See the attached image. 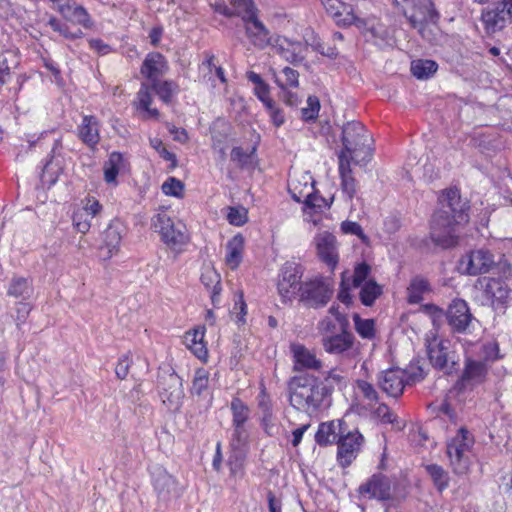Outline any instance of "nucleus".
<instances>
[{"label":"nucleus","instance_id":"1","mask_svg":"<svg viewBox=\"0 0 512 512\" xmlns=\"http://www.w3.org/2000/svg\"><path fill=\"white\" fill-rule=\"evenodd\" d=\"M439 204L440 208L432 218L430 236L436 245L449 248L457 244L458 226L468 221L466 204L454 188L442 193Z\"/></svg>","mask_w":512,"mask_h":512},{"label":"nucleus","instance_id":"2","mask_svg":"<svg viewBox=\"0 0 512 512\" xmlns=\"http://www.w3.org/2000/svg\"><path fill=\"white\" fill-rule=\"evenodd\" d=\"M290 404L308 414L316 413L327 396L316 377H293L289 382Z\"/></svg>","mask_w":512,"mask_h":512},{"label":"nucleus","instance_id":"3","mask_svg":"<svg viewBox=\"0 0 512 512\" xmlns=\"http://www.w3.org/2000/svg\"><path fill=\"white\" fill-rule=\"evenodd\" d=\"M371 136L364 125L357 121L347 122L342 129L343 149L338 159L351 160L354 164L365 165L372 157Z\"/></svg>","mask_w":512,"mask_h":512},{"label":"nucleus","instance_id":"4","mask_svg":"<svg viewBox=\"0 0 512 512\" xmlns=\"http://www.w3.org/2000/svg\"><path fill=\"white\" fill-rule=\"evenodd\" d=\"M394 4L401 7L412 27L417 29L424 39L428 41L434 39L438 15L430 0H394Z\"/></svg>","mask_w":512,"mask_h":512},{"label":"nucleus","instance_id":"5","mask_svg":"<svg viewBox=\"0 0 512 512\" xmlns=\"http://www.w3.org/2000/svg\"><path fill=\"white\" fill-rule=\"evenodd\" d=\"M474 445V437L470 431L461 427L457 434L447 443V456L453 471L457 474H465L471 464V449Z\"/></svg>","mask_w":512,"mask_h":512},{"label":"nucleus","instance_id":"6","mask_svg":"<svg viewBox=\"0 0 512 512\" xmlns=\"http://www.w3.org/2000/svg\"><path fill=\"white\" fill-rule=\"evenodd\" d=\"M305 41L306 43H302L301 41H294L287 37L276 35L273 38L271 48L284 60L293 64L300 63L305 59L307 45H311L314 50L320 52L321 54L328 56L334 55L333 49H329L327 52L324 50V47L319 39H315L311 43L307 38Z\"/></svg>","mask_w":512,"mask_h":512},{"label":"nucleus","instance_id":"7","mask_svg":"<svg viewBox=\"0 0 512 512\" xmlns=\"http://www.w3.org/2000/svg\"><path fill=\"white\" fill-rule=\"evenodd\" d=\"M425 344L429 360L433 367L450 374L455 369L456 361L450 351V341L440 338L436 330L426 333Z\"/></svg>","mask_w":512,"mask_h":512},{"label":"nucleus","instance_id":"8","mask_svg":"<svg viewBox=\"0 0 512 512\" xmlns=\"http://www.w3.org/2000/svg\"><path fill=\"white\" fill-rule=\"evenodd\" d=\"M333 293L332 284L328 279L316 276L302 283L301 301L311 307L325 306Z\"/></svg>","mask_w":512,"mask_h":512},{"label":"nucleus","instance_id":"9","mask_svg":"<svg viewBox=\"0 0 512 512\" xmlns=\"http://www.w3.org/2000/svg\"><path fill=\"white\" fill-rule=\"evenodd\" d=\"M302 267L294 262H286L280 271L278 279V293L283 301L292 300L297 293L301 294Z\"/></svg>","mask_w":512,"mask_h":512},{"label":"nucleus","instance_id":"10","mask_svg":"<svg viewBox=\"0 0 512 512\" xmlns=\"http://www.w3.org/2000/svg\"><path fill=\"white\" fill-rule=\"evenodd\" d=\"M481 20L488 34L502 30L512 23V0L499 1L493 8L483 11Z\"/></svg>","mask_w":512,"mask_h":512},{"label":"nucleus","instance_id":"11","mask_svg":"<svg viewBox=\"0 0 512 512\" xmlns=\"http://www.w3.org/2000/svg\"><path fill=\"white\" fill-rule=\"evenodd\" d=\"M486 304L491 305L494 309L504 308L510 299V289L508 285L501 279L482 278L479 280Z\"/></svg>","mask_w":512,"mask_h":512},{"label":"nucleus","instance_id":"12","mask_svg":"<svg viewBox=\"0 0 512 512\" xmlns=\"http://www.w3.org/2000/svg\"><path fill=\"white\" fill-rule=\"evenodd\" d=\"M364 443V437L359 431L344 433L339 437L337 460L342 467H348L358 456Z\"/></svg>","mask_w":512,"mask_h":512},{"label":"nucleus","instance_id":"13","mask_svg":"<svg viewBox=\"0 0 512 512\" xmlns=\"http://www.w3.org/2000/svg\"><path fill=\"white\" fill-rule=\"evenodd\" d=\"M493 265V255L487 250L479 249L462 257L459 270L468 275H478L489 272Z\"/></svg>","mask_w":512,"mask_h":512},{"label":"nucleus","instance_id":"14","mask_svg":"<svg viewBox=\"0 0 512 512\" xmlns=\"http://www.w3.org/2000/svg\"><path fill=\"white\" fill-rule=\"evenodd\" d=\"M55 10L61 14L63 19L71 24L79 25L85 29L93 26V21L87 10L77 4L74 0H56Z\"/></svg>","mask_w":512,"mask_h":512},{"label":"nucleus","instance_id":"15","mask_svg":"<svg viewBox=\"0 0 512 512\" xmlns=\"http://www.w3.org/2000/svg\"><path fill=\"white\" fill-rule=\"evenodd\" d=\"M358 492L367 499L388 500L392 497V482L382 474H374L359 486Z\"/></svg>","mask_w":512,"mask_h":512},{"label":"nucleus","instance_id":"16","mask_svg":"<svg viewBox=\"0 0 512 512\" xmlns=\"http://www.w3.org/2000/svg\"><path fill=\"white\" fill-rule=\"evenodd\" d=\"M321 344L330 355L348 356L354 349L355 337L347 328H341L340 333L322 336Z\"/></svg>","mask_w":512,"mask_h":512},{"label":"nucleus","instance_id":"17","mask_svg":"<svg viewBox=\"0 0 512 512\" xmlns=\"http://www.w3.org/2000/svg\"><path fill=\"white\" fill-rule=\"evenodd\" d=\"M378 385L390 397H398L403 393L409 380L406 379V370L390 368L378 374Z\"/></svg>","mask_w":512,"mask_h":512},{"label":"nucleus","instance_id":"18","mask_svg":"<svg viewBox=\"0 0 512 512\" xmlns=\"http://www.w3.org/2000/svg\"><path fill=\"white\" fill-rule=\"evenodd\" d=\"M323 4L327 14L333 18L338 26L355 25L361 27L364 25L362 18L354 14L352 6L340 0H326Z\"/></svg>","mask_w":512,"mask_h":512},{"label":"nucleus","instance_id":"19","mask_svg":"<svg viewBox=\"0 0 512 512\" xmlns=\"http://www.w3.org/2000/svg\"><path fill=\"white\" fill-rule=\"evenodd\" d=\"M314 243L319 258L333 270L339 261L336 237L328 231H322L316 234Z\"/></svg>","mask_w":512,"mask_h":512},{"label":"nucleus","instance_id":"20","mask_svg":"<svg viewBox=\"0 0 512 512\" xmlns=\"http://www.w3.org/2000/svg\"><path fill=\"white\" fill-rule=\"evenodd\" d=\"M290 351L293 358V370L302 372L306 370L319 371L323 368V362L315 352L300 343H292Z\"/></svg>","mask_w":512,"mask_h":512},{"label":"nucleus","instance_id":"21","mask_svg":"<svg viewBox=\"0 0 512 512\" xmlns=\"http://www.w3.org/2000/svg\"><path fill=\"white\" fill-rule=\"evenodd\" d=\"M449 325L454 331L467 332L474 320L466 301L455 299L447 311Z\"/></svg>","mask_w":512,"mask_h":512},{"label":"nucleus","instance_id":"22","mask_svg":"<svg viewBox=\"0 0 512 512\" xmlns=\"http://www.w3.org/2000/svg\"><path fill=\"white\" fill-rule=\"evenodd\" d=\"M229 447L233 454L231 457L235 459L234 464L230 461V470L232 474H236L242 467V461L249 447V433L245 427H233Z\"/></svg>","mask_w":512,"mask_h":512},{"label":"nucleus","instance_id":"23","mask_svg":"<svg viewBox=\"0 0 512 512\" xmlns=\"http://www.w3.org/2000/svg\"><path fill=\"white\" fill-rule=\"evenodd\" d=\"M160 384L162 386L160 395L163 403L172 409L179 408L184 397L180 377L175 373H170L162 378Z\"/></svg>","mask_w":512,"mask_h":512},{"label":"nucleus","instance_id":"24","mask_svg":"<svg viewBox=\"0 0 512 512\" xmlns=\"http://www.w3.org/2000/svg\"><path fill=\"white\" fill-rule=\"evenodd\" d=\"M124 227L119 222H112L103 233V244L99 249L102 260L111 259L118 251L121 244Z\"/></svg>","mask_w":512,"mask_h":512},{"label":"nucleus","instance_id":"25","mask_svg":"<svg viewBox=\"0 0 512 512\" xmlns=\"http://www.w3.org/2000/svg\"><path fill=\"white\" fill-rule=\"evenodd\" d=\"M168 68V63L161 53L151 52L146 55L140 73L153 83L166 74Z\"/></svg>","mask_w":512,"mask_h":512},{"label":"nucleus","instance_id":"26","mask_svg":"<svg viewBox=\"0 0 512 512\" xmlns=\"http://www.w3.org/2000/svg\"><path fill=\"white\" fill-rule=\"evenodd\" d=\"M245 32L250 42L256 48L265 49L268 46L272 47L275 36H270L268 29L258 18L245 23Z\"/></svg>","mask_w":512,"mask_h":512},{"label":"nucleus","instance_id":"27","mask_svg":"<svg viewBox=\"0 0 512 512\" xmlns=\"http://www.w3.org/2000/svg\"><path fill=\"white\" fill-rule=\"evenodd\" d=\"M309 194L310 196L306 197L303 201L304 220L313 225H317L321 220V213L330 207V202L314 191Z\"/></svg>","mask_w":512,"mask_h":512},{"label":"nucleus","instance_id":"28","mask_svg":"<svg viewBox=\"0 0 512 512\" xmlns=\"http://www.w3.org/2000/svg\"><path fill=\"white\" fill-rule=\"evenodd\" d=\"M152 91L154 90L150 84L142 83L134 101V105L143 119H158L160 115L158 109L151 107Z\"/></svg>","mask_w":512,"mask_h":512},{"label":"nucleus","instance_id":"29","mask_svg":"<svg viewBox=\"0 0 512 512\" xmlns=\"http://www.w3.org/2000/svg\"><path fill=\"white\" fill-rule=\"evenodd\" d=\"M205 327L199 326L189 330L184 335L185 346L201 361H207L208 349L204 342Z\"/></svg>","mask_w":512,"mask_h":512},{"label":"nucleus","instance_id":"30","mask_svg":"<svg viewBox=\"0 0 512 512\" xmlns=\"http://www.w3.org/2000/svg\"><path fill=\"white\" fill-rule=\"evenodd\" d=\"M77 131L80 140L90 148H94L100 141L99 121L95 116H83Z\"/></svg>","mask_w":512,"mask_h":512},{"label":"nucleus","instance_id":"31","mask_svg":"<svg viewBox=\"0 0 512 512\" xmlns=\"http://www.w3.org/2000/svg\"><path fill=\"white\" fill-rule=\"evenodd\" d=\"M152 483L158 496L169 498L176 491V480L162 467H155L152 472Z\"/></svg>","mask_w":512,"mask_h":512},{"label":"nucleus","instance_id":"32","mask_svg":"<svg viewBox=\"0 0 512 512\" xmlns=\"http://www.w3.org/2000/svg\"><path fill=\"white\" fill-rule=\"evenodd\" d=\"M288 189L292 198L297 202H303L309 197L314 190L312 176L309 174L290 176L288 181Z\"/></svg>","mask_w":512,"mask_h":512},{"label":"nucleus","instance_id":"33","mask_svg":"<svg viewBox=\"0 0 512 512\" xmlns=\"http://www.w3.org/2000/svg\"><path fill=\"white\" fill-rule=\"evenodd\" d=\"M327 398L335 389L342 390L348 385V374L342 367H333L323 377L320 382Z\"/></svg>","mask_w":512,"mask_h":512},{"label":"nucleus","instance_id":"34","mask_svg":"<svg viewBox=\"0 0 512 512\" xmlns=\"http://www.w3.org/2000/svg\"><path fill=\"white\" fill-rule=\"evenodd\" d=\"M343 424L342 420L321 423L315 435L316 442L321 446L337 442L344 433Z\"/></svg>","mask_w":512,"mask_h":512},{"label":"nucleus","instance_id":"35","mask_svg":"<svg viewBox=\"0 0 512 512\" xmlns=\"http://www.w3.org/2000/svg\"><path fill=\"white\" fill-rule=\"evenodd\" d=\"M486 374L487 367L483 361L467 358L461 379L464 385H477L485 380Z\"/></svg>","mask_w":512,"mask_h":512},{"label":"nucleus","instance_id":"36","mask_svg":"<svg viewBox=\"0 0 512 512\" xmlns=\"http://www.w3.org/2000/svg\"><path fill=\"white\" fill-rule=\"evenodd\" d=\"M225 248H226V255H225L226 265L232 270L237 269L243 259V251H244L243 236L241 234L235 235L227 242Z\"/></svg>","mask_w":512,"mask_h":512},{"label":"nucleus","instance_id":"37","mask_svg":"<svg viewBox=\"0 0 512 512\" xmlns=\"http://www.w3.org/2000/svg\"><path fill=\"white\" fill-rule=\"evenodd\" d=\"M231 4L233 9L232 12L226 6L218 11L226 16L238 15L245 23L257 18V9L252 0H232Z\"/></svg>","mask_w":512,"mask_h":512},{"label":"nucleus","instance_id":"38","mask_svg":"<svg viewBox=\"0 0 512 512\" xmlns=\"http://www.w3.org/2000/svg\"><path fill=\"white\" fill-rule=\"evenodd\" d=\"M429 282L421 277L416 276L411 279L409 286L407 287V301L410 304H418L423 301L426 294L430 292Z\"/></svg>","mask_w":512,"mask_h":512},{"label":"nucleus","instance_id":"39","mask_svg":"<svg viewBox=\"0 0 512 512\" xmlns=\"http://www.w3.org/2000/svg\"><path fill=\"white\" fill-rule=\"evenodd\" d=\"M7 294L14 298H21L28 300L33 294V286L31 280L28 278L15 276L11 279Z\"/></svg>","mask_w":512,"mask_h":512},{"label":"nucleus","instance_id":"40","mask_svg":"<svg viewBox=\"0 0 512 512\" xmlns=\"http://www.w3.org/2000/svg\"><path fill=\"white\" fill-rule=\"evenodd\" d=\"M125 163L123 155L118 152H112L104 164V179L108 184H116V179L120 171L124 169Z\"/></svg>","mask_w":512,"mask_h":512},{"label":"nucleus","instance_id":"41","mask_svg":"<svg viewBox=\"0 0 512 512\" xmlns=\"http://www.w3.org/2000/svg\"><path fill=\"white\" fill-rule=\"evenodd\" d=\"M351 163H353L351 160L339 159L342 191L349 199H352L356 193V181L351 174Z\"/></svg>","mask_w":512,"mask_h":512},{"label":"nucleus","instance_id":"42","mask_svg":"<svg viewBox=\"0 0 512 512\" xmlns=\"http://www.w3.org/2000/svg\"><path fill=\"white\" fill-rule=\"evenodd\" d=\"M364 25L357 27L365 35H370V39L377 42L385 41L389 37L387 28L376 19H362Z\"/></svg>","mask_w":512,"mask_h":512},{"label":"nucleus","instance_id":"43","mask_svg":"<svg viewBox=\"0 0 512 512\" xmlns=\"http://www.w3.org/2000/svg\"><path fill=\"white\" fill-rule=\"evenodd\" d=\"M356 395L366 402V405L370 409L374 408L379 400V395L375 387L365 380H357Z\"/></svg>","mask_w":512,"mask_h":512},{"label":"nucleus","instance_id":"44","mask_svg":"<svg viewBox=\"0 0 512 512\" xmlns=\"http://www.w3.org/2000/svg\"><path fill=\"white\" fill-rule=\"evenodd\" d=\"M181 224L173 223L165 229L158 232L161 235L162 241L169 247H176L186 242V235L181 229Z\"/></svg>","mask_w":512,"mask_h":512},{"label":"nucleus","instance_id":"45","mask_svg":"<svg viewBox=\"0 0 512 512\" xmlns=\"http://www.w3.org/2000/svg\"><path fill=\"white\" fill-rule=\"evenodd\" d=\"M360 289V300L365 306H371L375 300L382 294V287L374 279L365 281Z\"/></svg>","mask_w":512,"mask_h":512},{"label":"nucleus","instance_id":"46","mask_svg":"<svg viewBox=\"0 0 512 512\" xmlns=\"http://www.w3.org/2000/svg\"><path fill=\"white\" fill-rule=\"evenodd\" d=\"M435 61L427 59L414 60L411 63V72L417 79H427L437 71Z\"/></svg>","mask_w":512,"mask_h":512},{"label":"nucleus","instance_id":"47","mask_svg":"<svg viewBox=\"0 0 512 512\" xmlns=\"http://www.w3.org/2000/svg\"><path fill=\"white\" fill-rule=\"evenodd\" d=\"M48 25L61 36L68 40H76L83 37L84 33L80 28L72 30L68 24L61 22L56 17L52 16L48 20Z\"/></svg>","mask_w":512,"mask_h":512},{"label":"nucleus","instance_id":"48","mask_svg":"<svg viewBox=\"0 0 512 512\" xmlns=\"http://www.w3.org/2000/svg\"><path fill=\"white\" fill-rule=\"evenodd\" d=\"M154 92L159 96V98L165 102L169 103L174 93H176L178 86L173 81H154L150 84Z\"/></svg>","mask_w":512,"mask_h":512},{"label":"nucleus","instance_id":"49","mask_svg":"<svg viewBox=\"0 0 512 512\" xmlns=\"http://www.w3.org/2000/svg\"><path fill=\"white\" fill-rule=\"evenodd\" d=\"M62 171L61 164L59 161L55 160V157L52 156L49 161L46 162L42 169L41 180L44 184L52 185L54 184L60 172Z\"/></svg>","mask_w":512,"mask_h":512},{"label":"nucleus","instance_id":"50","mask_svg":"<svg viewBox=\"0 0 512 512\" xmlns=\"http://www.w3.org/2000/svg\"><path fill=\"white\" fill-rule=\"evenodd\" d=\"M355 330L363 339H373L375 337V321L373 319H363L358 314L353 316Z\"/></svg>","mask_w":512,"mask_h":512},{"label":"nucleus","instance_id":"51","mask_svg":"<svg viewBox=\"0 0 512 512\" xmlns=\"http://www.w3.org/2000/svg\"><path fill=\"white\" fill-rule=\"evenodd\" d=\"M231 410L233 414V427H245L244 424L248 419L249 409L239 399H234L231 402Z\"/></svg>","mask_w":512,"mask_h":512},{"label":"nucleus","instance_id":"52","mask_svg":"<svg viewBox=\"0 0 512 512\" xmlns=\"http://www.w3.org/2000/svg\"><path fill=\"white\" fill-rule=\"evenodd\" d=\"M230 314L238 325H244L246 323L247 304L244 301L242 292L235 294L234 305Z\"/></svg>","mask_w":512,"mask_h":512},{"label":"nucleus","instance_id":"53","mask_svg":"<svg viewBox=\"0 0 512 512\" xmlns=\"http://www.w3.org/2000/svg\"><path fill=\"white\" fill-rule=\"evenodd\" d=\"M298 78H299V73L296 70H294L290 67H285L282 70V77L277 76L275 81H276L277 85L282 90H284L288 86L289 87H297L299 84Z\"/></svg>","mask_w":512,"mask_h":512},{"label":"nucleus","instance_id":"54","mask_svg":"<svg viewBox=\"0 0 512 512\" xmlns=\"http://www.w3.org/2000/svg\"><path fill=\"white\" fill-rule=\"evenodd\" d=\"M374 415L383 423L396 424L399 430L405 427V423L398 421L397 416L385 404L378 405L374 410Z\"/></svg>","mask_w":512,"mask_h":512},{"label":"nucleus","instance_id":"55","mask_svg":"<svg viewBox=\"0 0 512 512\" xmlns=\"http://www.w3.org/2000/svg\"><path fill=\"white\" fill-rule=\"evenodd\" d=\"M426 469L438 490H444L448 485V475L445 470L436 464L428 465Z\"/></svg>","mask_w":512,"mask_h":512},{"label":"nucleus","instance_id":"56","mask_svg":"<svg viewBox=\"0 0 512 512\" xmlns=\"http://www.w3.org/2000/svg\"><path fill=\"white\" fill-rule=\"evenodd\" d=\"M209 372L204 368L195 371L191 391L193 394L201 395L208 387Z\"/></svg>","mask_w":512,"mask_h":512},{"label":"nucleus","instance_id":"57","mask_svg":"<svg viewBox=\"0 0 512 512\" xmlns=\"http://www.w3.org/2000/svg\"><path fill=\"white\" fill-rule=\"evenodd\" d=\"M162 192L167 196L181 198L183 196L184 185L175 178L169 177L161 186Z\"/></svg>","mask_w":512,"mask_h":512},{"label":"nucleus","instance_id":"58","mask_svg":"<svg viewBox=\"0 0 512 512\" xmlns=\"http://www.w3.org/2000/svg\"><path fill=\"white\" fill-rule=\"evenodd\" d=\"M320 110V101L316 96H309L307 106L301 109V117L305 121H314Z\"/></svg>","mask_w":512,"mask_h":512},{"label":"nucleus","instance_id":"59","mask_svg":"<svg viewBox=\"0 0 512 512\" xmlns=\"http://www.w3.org/2000/svg\"><path fill=\"white\" fill-rule=\"evenodd\" d=\"M227 220L231 225L242 226L248 220L247 210L244 207H229Z\"/></svg>","mask_w":512,"mask_h":512},{"label":"nucleus","instance_id":"60","mask_svg":"<svg viewBox=\"0 0 512 512\" xmlns=\"http://www.w3.org/2000/svg\"><path fill=\"white\" fill-rule=\"evenodd\" d=\"M90 219V216H87L85 212L77 210L73 215V226L78 232L85 234L91 227Z\"/></svg>","mask_w":512,"mask_h":512},{"label":"nucleus","instance_id":"61","mask_svg":"<svg viewBox=\"0 0 512 512\" xmlns=\"http://www.w3.org/2000/svg\"><path fill=\"white\" fill-rule=\"evenodd\" d=\"M174 221L170 218V216L165 211H160L155 214L151 219V227L156 231L160 232L161 230L168 229L170 225H172Z\"/></svg>","mask_w":512,"mask_h":512},{"label":"nucleus","instance_id":"62","mask_svg":"<svg viewBox=\"0 0 512 512\" xmlns=\"http://www.w3.org/2000/svg\"><path fill=\"white\" fill-rule=\"evenodd\" d=\"M370 272H371V267L368 264H366L364 262L358 264L354 269L353 286L359 287L365 281L369 280Z\"/></svg>","mask_w":512,"mask_h":512},{"label":"nucleus","instance_id":"63","mask_svg":"<svg viewBox=\"0 0 512 512\" xmlns=\"http://www.w3.org/2000/svg\"><path fill=\"white\" fill-rule=\"evenodd\" d=\"M341 230L344 234H351L358 236L362 242L367 243L368 237L363 232L362 227L353 221H344L341 224Z\"/></svg>","mask_w":512,"mask_h":512},{"label":"nucleus","instance_id":"64","mask_svg":"<svg viewBox=\"0 0 512 512\" xmlns=\"http://www.w3.org/2000/svg\"><path fill=\"white\" fill-rule=\"evenodd\" d=\"M131 363L132 360L129 354H124L119 358L115 367V373L119 379L123 380L127 377Z\"/></svg>","mask_w":512,"mask_h":512}]
</instances>
